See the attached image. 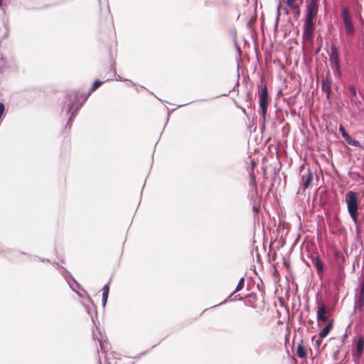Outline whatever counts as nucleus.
I'll return each instance as SVG.
<instances>
[{"instance_id":"nucleus-1","label":"nucleus","mask_w":364,"mask_h":364,"mask_svg":"<svg viewBox=\"0 0 364 364\" xmlns=\"http://www.w3.org/2000/svg\"><path fill=\"white\" fill-rule=\"evenodd\" d=\"M348 211L355 225L358 223V196L353 191H348L346 196Z\"/></svg>"},{"instance_id":"nucleus-2","label":"nucleus","mask_w":364,"mask_h":364,"mask_svg":"<svg viewBox=\"0 0 364 364\" xmlns=\"http://www.w3.org/2000/svg\"><path fill=\"white\" fill-rule=\"evenodd\" d=\"M341 15L346 33L351 36H353L355 33V28L352 22V16L349 9L347 7H343L341 9Z\"/></svg>"},{"instance_id":"nucleus-3","label":"nucleus","mask_w":364,"mask_h":364,"mask_svg":"<svg viewBox=\"0 0 364 364\" xmlns=\"http://www.w3.org/2000/svg\"><path fill=\"white\" fill-rule=\"evenodd\" d=\"M259 107L261 109L260 114L262 117L263 119H265V116L267 112V107L269 105V96H268V91L266 86H264L261 92L259 95Z\"/></svg>"},{"instance_id":"nucleus-4","label":"nucleus","mask_w":364,"mask_h":364,"mask_svg":"<svg viewBox=\"0 0 364 364\" xmlns=\"http://www.w3.org/2000/svg\"><path fill=\"white\" fill-rule=\"evenodd\" d=\"M329 61L331 64L332 69L340 75V57L338 50L335 44L331 46V53L329 55Z\"/></svg>"},{"instance_id":"nucleus-5","label":"nucleus","mask_w":364,"mask_h":364,"mask_svg":"<svg viewBox=\"0 0 364 364\" xmlns=\"http://www.w3.org/2000/svg\"><path fill=\"white\" fill-rule=\"evenodd\" d=\"M314 31V21L306 20L304 25L303 41L305 42L311 41Z\"/></svg>"},{"instance_id":"nucleus-6","label":"nucleus","mask_w":364,"mask_h":364,"mask_svg":"<svg viewBox=\"0 0 364 364\" xmlns=\"http://www.w3.org/2000/svg\"><path fill=\"white\" fill-rule=\"evenodd\" d=\"M318 1L311 0L310 4L307 6V14L306 20L314 21V18L316 16L318 13Z\"/></svg>"},{"instance_id":"nucleus-7","label":"nucleus","mask_w":364,"mask_h":364,"mask_svg":"<svg viewBox=\"0 0 364 364\" xmlns=\"http://www.w3.org/2000/svg\"><path fill=\"white\" fill-rule=\"evenodd\" d=\"M327 308L323 302H317V321L318 324L327 321Z\"/></svg>"},{"instance_id":"nucleus-8","label":"nucleus","mask_w":364,"mask_h":364,"mask_svg":"<svg viewBox=\"0 0 364 364\" xmlns=\"http://www.w3.org/2000/svg\"><path fill=\"white\" fill-rule=\"evenodd\" d=\"M301 185L304 189L308 188L313 181V174L310 168L306 171L304 169L301 171Z\"/></svg>"},{"instance_id":"nucleus-9","label":"nucleus","mask_w":364,"mask_h":364,"mask_svg":"<svg viewBox=\"0 0 364 364\" xmlns=\"http://www.w3.org/2000/svg\"><path fill=\"white\" fill-rule=\"evenodd\" d=\"M99 20L101 23H102L104 21H108L109 23H111L112 21L109 6L107 2L105 3L104 5L101 7Z\"/></svg>"},{"instance_id":"nucleus-10","label":"nucleus","mask_w":364,"mask_h":364,"mask_svg":"<svg viewBox=\"0 0 364 364\" xmlns=\"http://www.w3.org/2000/svg\"><path fill=\"white\" fill-rule=\"evenodd\" d=\"M304 0H286V4L288 7L294 11V12L299 16L300 6L302 5Z\"/></svg>"},{"instance_id":"nucleus-11","label":"nucleus","mask_w":364,"mask_h":364,"mask_svg":"<svg viewBox=\"0 0 364 364\" xmlns=\"http://www.w3.org/2000/svg\"><path fill=\"white\" fill-rule=\"evenodd\" d=\"M102 82L100 80H96L92 85V87L90 88V92L87 94L80 95V100H81V105L85 102L88 96L90 95L91 92H94L95 90H97L98 87H100L102 85Z\"/></svg>"},{"instance_id":"nucleus-12","label":"nucleus","mask_w":364,"mask_h":364,"mask_svg":"<svg viewBox=\"0 0 364 364\" xmlns=\"http://www.w3.org/2000/svg\"><path fill=\"white\" fill-rule=\"evenodd\" d=\"M333 327V320H331L326 326L318 333V337L321 338H324L328 336L330 331L332 330Z\"/></svg>"},{"instance_id":"nucleus-13","label":"nucleus","mask_w":364,"mask_h":364,"mask_svg":"<svg viewBox=\"0 0 364 364\" xmlns=\"http://www.w3.org/2000/svg\"><path fill=\"white\" fill-rule=\"evenodd\" d=\"M364 348V340L363 338H359L356 343V352L353 354V356L360 358L363 353Z\"/></svg>"},{"instance_id":"nucleus-14","label":"nucleus","mask_w":364,"mask_h":364,"mask_svg":"<svg viewBox=\"0 0 364 364\" xmlns=\"http://www.w3.org/2000/svg\"><path fill=\"white\" fill-rule=\"evenodd\" d=\"M296 355L300 358H305L307 356V351L306 348L304 346L303 341H301L297 345Z\"/></svg>"},{"instance_id":"nucleus-15","label":"nucleus","mask_w":364,"mask_h":364,"mask_svg":"<svg viewBox=\"0 0 364 364\" xmlns=\"http://www.w3.org/2000/svg\"><path fill=\"white\" fill-rule=\"evenodd\" d=\"M331 82L328 78H326L325 80L322 82L321 90L326 95L327 98H329V96L331 95Z\"/></svg>"},{"instance_id":"nucleus-16","label":"nucleus","mask_w":364,"mask_h":364,"mask_svg":"<svg viewBox=\"0 0 364 364\" xmlns=\"http://www.w3.org/2000/svg\"><path fill=\"white\" fill-rule=\"evenodd\" d=\"M313 263L316 268L317 273L321 274L323 271V262L318 257H316L315 259L313 260Z\"/></svg>"},{"instance_id":"nucleus-17","label":"nucleus","mask_w":364,"mask_h":364,"mask_svg":"<svg viewBox=\"0 0 364 364\" xmlns=\"http://www.w3.org/2000/svg\"><path fill=\"white\" fill-rule=\"evenodd\" d=\"M109 288L108 285H105L102 288V304H103L104 306H105V304L107 303V298H108V294H109Z\"/></svg>"},{"instance_id":"nucleus-18","label":"nucleus","mask_w":364,"mask_h":364,"mask_svg":"<svg viewBox=\"0 0 364 364\" xmlns=\"http://www.w3.org/2000/svg\"><path fill=\"white\" fill-rule=\"evenodd\" d=\"M339 132H341L343 138L346 141L348 139H350V135L346 132L344 127L341 125L339 127Z\"/></svg>"},{"instance_id":"nucleus-19","label":"nucleus","mask_w":364,"mask_h":364,"mask_svg":"<svg viewBox=\"0 0 364 364\" xmlns=\"http://www.w3.org/2000/svg\"><path fill=\"white\" fill-rule=\"evenodd\" d=\"M348 144L351 145V146H356V147H360V143L357 141V140H354V139H352L351 137L350 136V139H348L346 141Z\"/></svg>"},{"instance_id":"nucleus-20","label":"nucleus","mask_w":364,"mask_h":364,"mask_svg":"<svg viewBox=\"0 0 364 364\" xmlns=\"http://www.w3.org/2000/svg\"><path fill=\"white\" fill-rule=\"evenodd\" d=\"M244 284H245V279L242 277L240 279V281L237 285V287L235 289V292L240 291L244 287Z\"/></svg>"},{"instance_id":"nucleus-21","label":"nucleus","mask_w":364,"mask_h":364,"mask_svg":"<svg viewBox=\"0 0 364 364\" xmlns=\"http://www.w3.org/2000/svg\"><path fill=\"white\" fill-rule=\"evenodd\" d=\"M348 91L354 97L356 96V90L353 85L348 86Z\"/></svg>"},{"instance_id":"nucleus-22","label":"nucleus","mask_w":364,"mask_h":364,"mask_svg":"<svg viewBox=\"0 0 364 364\" xmlns=\"http://www.w3.org/2000/svg\"><path fill=\"white\" fill-rule=\"evenodd\" d=\"M250 177H251V183L255 186V188H257L256 178H255V176L253 171L250 173Z\"/></svg>"},{"instance_id":"nucleus-23","label":"nucleus","mask_w":364,"mask_h":364,"mask_svg":"<svg viewBox=\"0 0 364 364\" xmlns=\"http://www.w3.org/2000/svg\"><path fill=\"white\" fill-rule=\"evenodd\" d=\"M359 297L364 298V282L362 283L360 286Z\"/></svg>"},{"instance_id":"nucleus-24","label":"nucleus","mask_w":364,"mask_h":364,"mask_svg":"<svg viewBox=\"0 0 364 364\" xmlns=\"http://www.w3.org/2000/svg\"><path fill=\"white\" fill-rule=\"evenodd\" d=\"M358 306L360 309H362L364 306V298L358 297Z\"/></svg>"},{"instance_id":"nucleus-25","label":"nucleus","mask_w":364,"mask_h":364,"mask_svg":"<svg viewBox=\"0 0 364 364\" xmlns=\"http://www.w3.org/2000/svg\"><path fill=\"white\" fill-rule=\"evenodd\" d=\"M323 338H319V337H318V339H317V340L316 341V346L319 347V346H321V343H322V340H323Z\"/></svg>"},{"instance_id":"nucleus-26","label":"nucleus","mask_w":364,"mask_h":364,"mask_svg":"<svg viewBox=\"0 0 364 364\" xmlns=\"http://www.w3.org/2000/svg\"><path fill=\"white\" fill-rule=\"evenodd\" d=\"M78 97H79V93H78V92H77V93L75 94V98H77Z\"/></svg>"},{"instance_id":"nucleus-27","label":"nucleus","mask_w":364,"mask_h":364,"mask_svg":"<svg viewBox=\"0 0 364 364\" xmlns=\"http://www.w3.org/2000/svg\"><path fill=\"white\" fill-rule=\"evenodd\" d=\"M1 4H2V1L0 0V6H1Z\"/></svg>"}]
</instances>
